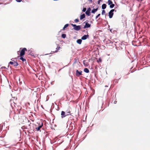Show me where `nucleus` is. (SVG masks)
Masks as SVG:
<instances>
[{"instance_id":"f257e3e1","label":"nucleus","mask_w":150,"mask_h":150,"mask_svg":"<svg viewBox=\"0 0 150 150\" xmlns=\"http://www.w3.org/2000/svg\"><path fill=\"white\" fill-rule=\"evenodd\" d=\"M71 25L74 27V29L76 30H79L81 28L80 25H76L75 24H71Z\"/></svg>"},{"instance_id":"f03ea898","label":"nucleus","mask_w":150,"mask_h":150,"mask_svg":"<svg viewBox=\"0 0 150 150\" xmlns=\"http://www.w3.org/2000/svg\"><path fill=\"white\" fill-rule=\"evenodd\" d=\"M27 51V50L26 48H23L21 51L20 56V57H22L25 54V51Z\"/></svg>"},{"instance_id":"7ed1b4c3","label":"nucleus","mask_w":150,"mask_h":150,"mask_svg":"<svg viewBox=\"0 0 150 150\" xmlns=\"http://www.w3.org/2000/svg\"><path fill=\"white\" fill-rule=\"evenodd\" d=\"M115 11V9H113L111 10L109 13V16L110 18H112L113 15V11Z\"/></svg>"},{"instance_id":"20e7f679","label":"nucleus","mask_w":150,"mask_h":150,"mask_svg":"<svg viewBox=\"0 0 150 150\" xmlns=\"http://www.w3.org/2000/svg\"><path fill=\"white\" fill-rule=\"evenodd\" d=\"M9 64L13 65L15 67H17L18 65V63L15 61H14V62L11 61L9 62Z\"/></svg>"},{"instance_id":"39448f33","label":"nucleus","mask_w":150,"mask_h":150,"mask_svg":"<svg viewBox=\"0 0 150 150\" xmlns=\"http://www.w3.org/2000/svg\"><path fill=\"white\" fill-rule=\"evenodd\" d=\"M85 23V25L83 27V28L85 29L87 28H90L91 27V25L88 22H84L83 23Z\"/></svg>"},{"instance_id":"423d86ee","label":"nucleus","mask_w":150,"mask_h":150,"mask_svg":"<svg viewBox=\"0 0 150 150\" xmlns=\"http://www.w3.org/2000/svg\"><path fill=\"white\" fill-rule=\"evenodd\" d=\"M76 75L78 76L79 77L80 76L82 75V71H81L80 72L78 70H76Z\"/></svg>"},{"instance_id":"0eeeda50","label":"nucleus","mask_w":150,"mask_h":150,"mask_svg":"<svg viewBox=\"0 0 150 150\" xmlns=\"http://www.w3.org/2000/svg\"><path fill=\"white\" fill-rule=\"evenodd\" d=\"M43 126V124L42 122L41 123V124L38 127L35 128V129L37 131H39L40 130L41 128Z\"/></svg>"},{"instance_id":"6e6552de","label":"nucleus","mask_w":150,"mask_h":150,"mask_svg":"<svg viewBox=\"0 0 150 150\" xmlns=\"http://www.w3.org/2000/svg\"><path fill=\"white\" fill-rule=\"evenodd\" d=\"M89 36L88 35H84L81 38V39L82 40H85L87 38H88Z\"/></svg>"},{"instance_id":"1a4fd4ad","label":"nucleus","mask_w":150,"mask_h":150,"mask_svg":"<svg viewBox=\"0 0 150 150\" xmlns=\"http://www.w3.org/2000/svg\"><path fill=\"white\" fill-rule=\"evenodd\" d=\"M91 10V8H89L86 11V13L87 15L89 16H90V11Z\"/></svg>"},{"instance_id":"9d476101","label":"nucleus","mask_w":150,"mask_h":150,"mask_svg":"<svg viewBox=\"0 0 150 150\" xmlns=\"http://www.w3.org/2000/svg\"><path fill=\"white\" fill-rule=\"evenodd\" d=\"M61 115H62V118H63L66 116V115H65V112L64 111H62Z\"/></svg>"},{"instance_id":"9b49d317","label":"nucleus","mask_w":150,"mask_h":150,"mask_svg":"<svg viewBox=\"0 0 150 150\" xmlns=\"http://www.w3.org/2000/svg\"><path fill=\"white\" fill-rule=\"evenodd\" d=\"M85 17V14L84 13L81 15L80 16V19L81 20L82 19H83Z\"/></svg>"},{"instance_id":"f8f14e48","label":"nucleus","mask_w":150,"mask_h":150,"mask_svg":"<svg viewBox=\"0 0 150 150\" xmlns=\"http://www.w3.org/2000/svg\"><path fill=\"white\" fill-rule=\"evenodd\" d=\"M20 59L23 62H25V63L26 62V60L25 59L23 58L22 57H21Z\"/></svg>"},{"instance_id":"ddd939ff","label":"nucleus","mask_w":150,"mask_h":150,"mask_svg":"<svg viewBox=\"0 0 150 150\" xmlns=\"http://www.w3.org/2000/svg\"><path fill=\"white\" fill-rule=\"evenodd\" d=\"M98 9V8H96V9H93L91 11V12L92 13H95L97 10Z\"/></svg>"},{"instance_id":"4468645a","label":"nucleus","mask_w":150,"mask_h":150,"mask_svg":"<svg viewBox=\"0 0 150 150\" xmlns=\"http://www.w3.org/2000/svg\"><path fill=\"white\" fill-rule=\"evenodd\" d=\"M69 24H67L64 25V27L63 28L62 30H64L65 28L68 26Z\"/></svg>"},{"instance_id":"2eb2a0df","label":"nucleus","mask_w":150,"mask_h":150,"mask_svg":"<svg viewBox=\"0 0 150 150\" xmlns=\"http://www.w3.org/2000/svg\"><path fill=\"white\" fill-rule=\"evenodd\" d=\"M82 41V40L80 39H78L76 41L79 44H81Z\"/></svg>"},{"instance_id":"dca6fc26","label":"nucleus","mask_w":150,"mask_h":150,"mask_svg":"<svg viewBox=\"0 0 150 150\" xmlns=\"http://www.w3.org/2000/svg\"><path fill=\"white\" fill-rule=\"evenodd\" d=\"M106 5L105 4H103L102 5V8L103 9H104L106 8Z\"/></svg>"},{"instance_id":"f3484780","label":"nucleus","mask_w":150,"mask_h":150,"mask_svg":"<svg viewBox=\"0 0 150 150\" xmlns=\"http://www.w3.org/2000/svg\"><path fill=\"white\" fill-rule=\"evenodd\" d=\"M84 71L86 73H88L89 71V70L87 68H85L84 69Z\"/></svg>"},{"instance_id":"a211bd4d","label":"nucleus","mask_w":150,"mask_h":150,"mask_svg":"<svg viewBox=\"0 0 150 150\" xmlns=\"http://www.w3.org/2000/svg\"><path fill=\"white\" fill-rule=\"evenodd\" d=\"M83 64L84 66L86 67H87L88 66V64L85 61H83Z\"/></svg>"},{"instance_id":"6ab92c4d","label":"nucleus","mask_w":150,"mask_h":150,"mask_svg":"<svg viewBox=\"0 0 150 150\" xmlns=\"http://www.w3.org/2000/svg\"><path fill=\"white\" fill-rule=\"evenodd\" d=\"M108 2L109 5H110L112 3V1L110 0H108Z\"/></svg>"},{"instance_id":"aec40b11","label":"nucleus","mask_w":150,"mask_h":150,"mask_svg":"<svg viewBox=\"0 0 150 150\" xmlns=\"http://www.w3.org/2000/svg\"><path fill=\"white\" fill-rule=\"evenodd\" d=\"M115 6V5L112 3L110 5V8H113Z\"/></svg>"},{"instance_id":"412c9836","label":"nucleus","mask_w":150,"mask_h":150,"mask_svg":"<svg viewBox=\"0 0 150 150\" xmlns=\"http://www.w3.org/2000/svg\"><path fill=\"white\" fill-rule=\"evenodd\" d=\"M66 35L65 34H62V38H66Z\"/></svg>"},{"instance_id":"4be33fe9","label":"nucleus","mask_w":150,"mask_h":150,"mask_svg":"<svg viewBox=\"0 0 150 150\" xmlns=\"http://www.w3.org/2000/svg\"><path fill=\"white\" fill-rule=\"evenodd\" d=\"M70 112H71L70 110H67V113H68L67 114V115H71V114H70Z\"/></svg>"},{"instance_id":"5701e85b","label":"nucleus","mask_w":150,"mask_h":150,"mask_svg":"<svg viewBox=\"0 0 150 150\" xmlns=\"http://www.w3.org/2000/svg\"><path fill=\"white\" fill-rule=\"evenodd\" d=\"M105 13V11L104 10H103L102 11V14L103 15Z\"/></svg>"},{"instance_id":"b1692460","label":"nucleus","mask_w":150,"mask_h":150,"mask_svg":"<svg viewBox=\"0 0 150 150\" xmlns=\"http://www.w3.org/2000/svg\"><path fill=\"white\" fill-rule=\"evenodd\" d=\"M74 21L75 23H78L79 22V20L78 19H76L74 20Z\"/></svg>"},{"instance_id":"393cba45","label":"nucleus","mask_w":150,"mask_h":150,"mask_svg":"<svg viewBox=\"0 0 150 150\" xmlns=\"http://www.w3.org/2000/svg\"><path fill=\"white\" fill-rule=\"evenodd\" d=\"M100 14H99L97 16H96V19H97L98 18V17L100 16Z\"/></svg>"},{"instance_id":"a878e982","label":"nucleus","mask_w":150,"mask_h":150,"mask_svg":"<svg viewBox=\"0 0 150 150\" xmlns=\"http://www.w3.org/2000/svg\"><path fill=\"white\" fill-rule=\"evenodd\" d=\"M86 10V8H83V12H85Z\"/></svg>"},{"instance_id":"bb28decb","label":"nucleus","mask_w":150,"mask_h":150,"mask_svg":"<svg viewBox=\"0 0 150 150\" xmlns=\"http://www.w3.org/2000/svg\"><path fill=\"white\" fill-rule=\"evenodd\" d=\"M56 50L55 51L53 52L54 53H57L58 51L59 50H58V49L56 48Z\"/></svg>"},{"instance_id":"cd10ccee","label":"nucleus","mask_w":150,"mask_h":150,"mask_svg":"<svg viewBox=\"0 0 150 150\" xmlns=\"http://www.w3.org/2000/svg\"><path fill=\"white\" fill-rule=\"evenodd\" d=\"M61 47L60 46H58L56 48V49H58V50H59L61 49Z\"/></svg>"},{"instance_id":"c85d7f7f","label":"nucleus","mask_w":150,"mask_h":150,"mask_svg":"<svg viewBox=\"0 0 150 150\" xmlns=\"http://www.w3.org/2000/svg\"><path fill=\"white\" fill-rule=\"evenodd\" d=\"M98 62H102V59L100 58H99L98 60Z\"/></svg>"},{"instance_id":"c756f323","label":"nucleus","mask_w":150,"mask_h":150,"mask_svg":"<svg viewBox=\"0 0 150 150\" xmlns=\"http://www.w3.org/2000/svg\"><path fill=\"white\" fill-rule=\"evenodd\" d=\"M9 3V2H7L6 3H4L3 4L4 5H6V4H8Z\"/></svg>"},{"instance_id":"7c9ffc66","label":"nucleus","mask_w":150,"mask_h":150,"mask_svg":"<svg viewBox=\"0 0 150 150\" xmlns=\"http://www.w3.org/2000/svg\"><path fill=\"white\" fill-rule=\"evenodd\" d=\"M101 1V0H99L98 1V4H100V2Z\"/></svg>"},{"instance_id":"2f4dec72","label":"nucleus","mask_w":150,"mask_h":150,"mask_svg":"<svg viewBox=\"0 0 150 150\" xmlns=\"http://www.w3.org/2000/svg\"><path fill=\"white\" fill-rule=\"evenodd\" d=\"M16 1L18 2H21L22 0H16Z\"/></svg>"},{"instance_id":"473e14b6","label":"nucleus","mask_w":150,"mask_h":150,"mask_svg":"<svg viewBox=\"0 0 150 150\" xmlns=\"http://www.w3.org/2000/svg\"><path fill=\"white\" fill-rule=\"evenodd\" d=\"M88 1H89L91 3H92V0H88Z\"/></svg>"},{"instance_id":"72a5a7b5","label":"nucleus","mask_w":150,"mask_h":150,"mask_svg":"<svg viewBox=\"0 0 150 150\" xmlns=\"http://www.w3.org/2000/svg\"><path fill=\"white\" fill-rule=\"evenodd\" d=\"M6 68L5 67H2L1 68V69H5Z\"/></svg>"},{"instance_id":"f704fd0d","label":"nucleus","mask_w":150,"mask_h":150,"mask_svg":"<svg viewBox=\"0 0 150 150\" xmlns=\"http://www.w3.org/2000/svg\"><path fill=\"white\" fill-rule=\"evenodd\" d=\"M11 60L13 61L14 62V61L13 60V58H12L11 59Z\"/></svg>"},{"instance_id":"c9c22d12","label":"nucleus","mask_w":150,"mask_h":150,"mask_svg":"<svg viewBox=\"0 0 150 150\" xmlns=\"http://www.w3.org/2000/svg\"><path fill=\"white\" fill-rule=\"evenodd\" d=\"M7 0H4V1H7Z\"/></svg>"},{"instance_id":"e433bc0d","label":"nucleus","mask_w":150,"mask_h":150,"mask_svg":"<svg viewBox=\"0 0 150 150\" xmlns=\"http://www.w3.org/2000/svg\"><path fill=\"white\" fill-rule=\"evenodd\" d=\"M105 86V87H107V86Z\"/></svg>"}]
</instances>
